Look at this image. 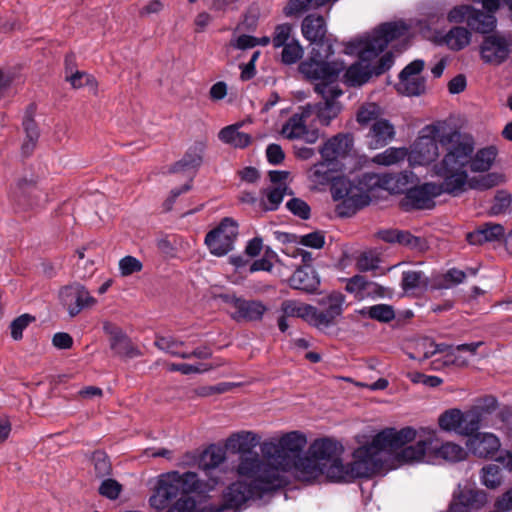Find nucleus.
<instances>
[{"label": "nucleus", "mask_w": 512, "mask_h": 512, "mask_svg": "<svg viewBox=\"0 0 512 512\" xmlns=\"http://www.w3.org/2000/svg\"><path fill=\"white\" fill-rule=\"evenodd\" d=\"M306 444L304 434L291 431L279 439L264 441L260 450L265 458L275 460L283 472L294 471L304 481H312L323 475L332 482H351L357 478L352 471V463L343 464V446L338 441L316 439L304 455Z\"/></svg>", "instance_id": "f257e3e1"}, {"label": "nucleus", "mask_w": 512, "mask_h": 512, "mask_svg": "<svg viewBox=\"0 0 512 512\" xmlns=\"http://www.w3.org/2000/svg\"><path fill=\"white\" fill-rule=\"evenodd\" d=\"M449 151L443 159L434 165L436 175L443 178L441 190L450 195H457L464 190L468 174L487 172L492 167L498 154L495 146H487L474 153L475 143L471 136L454 132L445 138Z\"/></svg>", "instance_id": "f03ea898"}, {"label": "nucleus", "mask_w": 512, "mask_h": 512, "mask_svg": "<svg viewBox=\"0 0 512 512\" xmlns=\"http://www.w3.org/2000/svg\"><path fill=\"white\" fill-rule=\"evenodd\" d=\"M408 27L404 22H385L380 24L371 36L357 39L346 44V54H357L359 62L351 65L344 74L349 86H361L372 76H380L394 64L392 52H386L375 63H371L382 53L388 44L404 36Z\"/></svg>", "instance_id": "7ed1b4c3"}, {"label": "nucleus", "mask_w": 512, "mask_h": 512, "mask_svg": "<svg viewBox=\"0 0 512 512\" xmlns=\"http://www.w3.org/2000/svg\"><path fill=\"white\" fill-rule=\"evenodd\" d=\"M237 472L251 481L249 483L237 481L230 484L223 494V505L216 508L214 512H221L224 509L237 511L248 500L261 499L286 484L285 478L281 475L283 471L280 465L273 459L260 458L259 455L243 457Z\"/></svg>", "instance_id": "20e7f679"}, {"label": "nucleus", "mask_w": 512, "mask_h": 512, "mask_svg": "<svg viewBox=\"0 0 512 512\" xmlns=\"http://www.w3.org/2000/svg\"><path fill=\"white\" fill-rule=\"evenodd\" d=\"M343 70V64H318L313 60L302 61L298 65L299 73L305 80L314 84L315 93L323 100L313 106H307L323 126H329L341 112L342 106L337 99L343 91L339 88L337 81Z\"/></svg>", "instance_id": "39448f33"}, {"label": "nucleus", "mask_w": 512, "mask_h": 512, "mask_svg": "<svg viewBox=\"0 0 512 512\" xmlns=\"http://www.w3.org/2000/svg\"><path fill=\"white\" fill-rule=\"evenodd\" d=\"M380 186V178L375 173H363L353 179L336 178L331 185V194L335 201L341 200L336 206L340 217H351L358 210L369 205L370 192Z\"/></svg>", "instance_id": "423d86ee"}, {"label": "nucleus", "mask_w": 512, "mask_h": 512, "mask_svg": "<svg viewBox=\"0 0 512 512\" xmlns=\"http://www.w3.org/2000/svg\"><path fill=\"white\" fill-rule=\"evenodd\" d=\"M466 410L469 428L465 430L472 431V434L482 428H494L505 430L512 436V408L501 405L494 395L485 394L474 398Z\"/></svg>", "instance_id": "0eeeda50"}, {"label": "nucleus", "mask_w": 512, "mask_h": 512, "mask_svg": "<svg viewBox=\"0 0 512 512\" xmlns=\"http://www.w3.org/2000/svg\"><path fill=\"white\" fill-rule=\"evenodd\" d=\"M303 37L314 46L311 49L310 56L305 61L313 60L316 63L339 64L335 61H328L334 54V42L332 35H327V25L322 15L309 14L301 24Z\"/></svg>", "instance_id": "6e6552de"}, {"label": "nucleus", "mask_w": 512, "mask_h": 512, "mask_svg": "<svg viewBox=\"0 0 512 512\" xmlns=\"http://www.w3.org/2000/svg\"><path fill=\"white\" fill-rule=\"evenodd\" d=\"M353 458L352 471L357 478H370L385 468L384 451L380 444H375L374 436L371 442L354 450Z\"/></svg>", "instance_id": "1a4fd4ad"}, {"label": "nucleus", "mask_w": 512, "mask_h": 512, "mask_svg": "<svg viewBox=\"0 0 512 512\" xmlns=\"http://www.w3.org/2000/svg\"><path fill=\"white\" fill-rule=\"evenodd\" d=\"M454 132H444L435 125L425 126L413 145V153L417 155L419 163L429 164L435 161L439 156V147L447 154L449 145L444 140Z\"/></svg>", "instance_id": "9d476101"}, {"label": "nucleus", "mask_w": 512, "mask_h": 512, "mask_svg": "<svg viewBox=\"0 0 512 512\" xmlns=\"http://www.w3.org/2000/svg\"><path fill=\"white\" fill-rule=\"evenodd\" d=\"M237 236V222L230 217H225L206 234L205 244L211 254L220 257L228 254L233 249Z\"/></svg>", "instance_id": "9b49d317"}, {"label": "nucleus", "mask_w": 512, "mask_h": 512, "mask_svg": "<svg viewBox=\"0 0 512 512\" xmlns=\"http://www.w3.org/2000/svg\"><path fill=\"white\" fill-rule=\"evenodd\" d=\"M59 300L71 318L76 317L84 309L91 308L97 303V299L79 282H72L63 286L59 291Z\"/></svg>", "instance_id": "f8f14e48"}, {"label": "nucleus", "mask_w": 512, "mask_h": 512, "mask_svg": "<svg viewBox=\"0 0 512 512\" xmlns=\"http://www.w3.org/2000/svg\"><path fill=\"white\" fill-rule=\"evenodd\" d=\"M103 331L109 337V347L113 355L122 359H133L141 356L140 349L133 343L127 333L115 323H103Z\"/></svg>", "instance_id": "ddd939ff"}, {"label": "nucleus", "mask_w": 512, "mask_h": 512, "mask_svg": "<svg viewBox=\"0 0 512 512\" xmlns=\"http://www.w3.org/2000/svg\"><path fill=\"white\" fill-rule=\"evenodd\" d=\"M441 190L432 183H425L420 186H415L407 190L404 197L400 200L399 206L401 210L410 212L413 210L431 209L435 206L433 200Z\"/></svg>", "instance_id": "4468645a"}, {"label": "nucleus", "mask_w": 512, "mask_h": 512, "mask_svg": "<svg viewBox=\"0 0 512 512\" xmlns=\"http://www.w3.org/2000/svg\"><path fill=\"white\" fill-rule=\"evenodd\" d=\"M425 62L416 59L406 65L399 73L398 91L407 96H420L425 92V78L418 76L424 69Z\"/></svg>", "instance_id": "2eb2a0df"}, {"label": "nucleus", "mask_w": 512, "mask_h": 512, "mask_svg": "<svg viewBox=\"0 0 512 512\" xmlns=\"http://www.w3.org/2000/svg\"><path fill=\"white\" fill-rule=\"evenodd\" d=\"M417 431L410 426L397 430L396 428H385L378 432L375 437V444H380L384 452L394 453L402 450L408 443L414 441Z\"/></svg>", "instance_id": "dca6fc26"}, {"label": "nucleus", "mask_w": 512, "mask_h": 512, "mask_svg": "<svg viewBox=\"0 0 512 512\" xmlns=\"http://www.w3.org/2000/svg\"><path fill=\"white\" fill-rule=\"evenodd\" d=\"M345 296L341 292H332L323 301L326 306L323 310L315 307L313 315V326L317 328H328L335 323L337 317L343 313Z\"/></svg>", "instance_id": "f3484780"}, {"label": "nucleus", "mask_w": 512, "mask_h": 512, "mask_svg": "<svg viewBox=\"0 0 512 512\" xmlns=\"http://www.w3.org/2000/svg\"><path fill=\"white\" fill-rule=\"evenodd\" d=\"M509 44L503 36L488 35L480 46L482 60L488 64L499 65L509 56Z\"/></svg>", "instance_id": "a211bd4d"}, {"label": "nucleus", "mask_w": 512, "mask_h": 512, "mask_svg": "<svg viewBox=\"0 0 512 512\" xmlns=\"http://www.w3.org/2000/svg\"><path fill=\"white\" fill-rule=\"evenodd\" d=\"M467 437V449L478 458L494 457L501 446L499 438L493 433L478 431Z\"/></svg>", "instance_id": "6ab92c4d"}, {"label": "nucleus", "mask_w": 512, "mask_h": 512, "mask_svg": "<svg viewBox=\"0 0 512 512\" xmlns=\"http://www.w3.org/2000/svg\"><path fill=\"white\" fill-rule=\"evenodd\" d=\"M353 136L349 133H339L327 140L320 149L325 162L332 163L346 157L353 148Z\"/></svg>", "instance_id": "aec40b11"}, {"label": "nucleus", "mask_w": 512, "mask_h": 512, "mask_svg": "<svg viewBox=\"0 0 512 512\" xmlns=\"http://www.w3.org/2000/svg\"><path fill=\"white\" fill-rule=\"evenodd\" d=\"M292 289L308 294L315 293L320 286V278L311 265L297 268L288 280Z\"/></svg>", "instance_id": "412c9836"}, {"label": "nucleus", "mask_w": 512, "mask_h": 512, "mask_svg": "<svg viewBox=\"0 0 512 512\" xmlns=\"http://www.w3.org/2000/svg\"><path fill=\"white\" fill-rule=\"evenodd\" d=\"M467 410L462 411L458 408L445 410L438 418L439 427L444 431H454L462 436H472V431L465 430L469 428Z\"/></svg>", "instance_id": "4be33fe9"}, {"label": "nucleus", "mask_w": 512, "mask_h": 512, "mask_svg": "<svg viewBox=\"0 0 512 512\" xmlns=\"http://www.w3.org/2000/svg\"><path fill=\"white\" fill-rule=\"evenodd\" d=\"M267 306L260 300H248L242 297L235 311L230 316L231 318L240 322H258L261 321Z\"/></svg>", "instance_id": "5701e85b"}, {"label": "nucleus", "mask_w": 512, "mask_h": 512, "mask_svg": "<svg viewBox=\"0 0 512 512\" xmlns=\"http://www.w3.org/2000/svg\"><path fill=\"white\" fill-rule=\"evenodd\" d=\"M504 235L505 229L501 224L487 222L467 233L466 240L471 245H482L486 242L499 241L504 238Z\"/></svg>", "instance_id": "b1692460"}, {"label": "nucleus", "mask_w": 512, "mask_h": 512, "mask_svg": "<svg viewBox=\"0 0 512 512\" xmlns=\"http://www.w3.org/2000/svg\"><path fill=\"white\" fill-rule=\"evenodd\" d=\"M436 432L431 430L428 432L425 439L418 440L415 444L405 446L398 454L397 460L403 463H410L414 461H420L426 455L431 453L433 448L434 437Z\"/></svg>", "instance_id": "393cba45"}, {"label": "nucleus", "mask_w": 512, "mask_h": 512, "mask_svg": "<svg viewBox=\"0 0 512 512\" xmlns=\"http://www.w3.org/2000/svg\"><path fill=\"white\" fill-rule=\"evenodd\" d=\"M205 148L206 145L204 142H195L191 147L188 148L183 157L171 166L170 172L178 173L188 170L196 171L203 162V154Z\"/></svg>", "instance_id": "a878e982"}, {"label": "nucleus", "mask_w": 512, "mask_h": 512, "mask_svg": "<svg viewBox=\"0 0 512 512\" xmlns=\"http://www.w3.org/2000/svg\"><path fill=\"white\" fill-rule=\"evenodd\" d=\"M395 136L394 126L386 119H379L373 122L367 134L369 147L378 149L386 146Z\"/></svg>", "instance_id": "bb28decb"}, {"label": "nucleus", "mask_w": 512, "mask_h": 512, "mask_svg": "<svg viewBox=\"0 0 512 512\" xmlns=\"http://www.w3.org/2000/svg\"><path fill=\"white\" fill-rule=\"evenodd\" d=\"M258 443L259 436L251 431L235 433L227 440V446L241 454L240 462L243 457H254L255 455H258L257 453L252 452Z\"/></svg>", "instance_id": "cd10ccee"}, {"label": "nucleus", "mask_w": 512, "mask_h": 512, "mask_svg": "<svg viewBox=\"0 0 512 512\" xmlns=\"http://www.w3.org/2000/svg\"><path fill=\"white\" fill-rule=\"evenodd\" d=\"M311 115L312 111L310 107H307V109L303 110L301 113L293 114L283 125L282 134L290 140L302 138L307 127V119Z\"/></svg>", "instance_id": "c85d7f7f"}, {"label": "nucleus", "mask_w": 512, "mask_h": 512, "mask_svg": "<svg viewBox=\"0 0 512 512\" xmlns=\"http://www.w3.org/2000/svg\"><path fill=\"white\" fill-rule=\"evenodd\" d=\"M241 123L232 124L222 128L218 133V138L225 144H229L235 148H246L252 142L251 135L239 131Z\"/></svg>", "instance_id": "c756f323"}, {"label": "nucleus", "mask_w": 512, "mask_h": 512, "mask_svg": "<svg viewBox=\"0 0 512 512\" xmlns=\"http://www.w3.org/2000/svg\"><path fill=\"white\" fill-rule=\"evenodd\" d=\"M497 19L492 13L474 8L468 19V27L480 34H490L496 28Z\"/></svg>", "instance_id": "7c9ffc66"}, {"label": "nucleus", "mask_w": 512, "mask_h": 512, "mask_svg": "<svg viewBox=\"0 0 512 512\" xmlns=\"http://www.w3.org/2000/svg\"><path fill=\"white\" fill-rule=\"evenodd\" d=\"M431 454L437 458H442L450 462H458L466 457V451L463 447L453 442H446L438 445L436 436L434 437L433 448Z\"/></svg>", "instance_id": "2f4dec72"}, {"label": "nucleus", "mask_w": 512, "mask_h": 512, "mask_svg": "<svg viewBox=\"0 0 512 512\" xmlns=\"http://www.w3.org/2000/svg\"><path fill=\"white\" fill-rule=\"evenodd\" d=\"M281 310L288 317H298L313 325L315 307L295 300H285L281 304Z\"/></svg>", "instance_id": "473e14b6"}, {"label": "nucleus", "mask_w": 512, "mask_h": 512, "mask_svg": "<svg viewBox=\"0 0 512 512\" xmlns=\"http://www.w3.org/2000/svg\"><path fill=\"white\" fill-rule=\"evenodd\" d=\"M357 312L363 317H367L380 323H389L396 317L393 306L383 303L363 307Z\"/></svg>", "instance_id": "72a5a7b5"}, {"label": "nucleus", "mask_w": 512, "mask_h": 512, "mask_svg": "<svg viewBox=\"0 0 512 512\" xmlns=\"http://www.w3.org/2000/svg\"><path fill=\"white\" fill-rule=\"evenodd\" d=\"M444 41L451 50L460 51L470 43L471 33L465 27L455 26L445 35Z\"/></svg>", "instance_id": "f704fd0d"}, {"label": "nucleus", "mask_w": 512, "mask_h": 512, "mask_svg": "<svg viewBox=\"0 0 512 512\" xmlns=\"http://www.w3.org/2000/svg\"><path fill=\"white\" fill-rule=\"evenodd\" d=\"M429 278L422 271H404L402 273L401 287L405 292L416 289H427Z\"/></svg>", "instance_id": "c9c22d12"}, {"label": "nucleus", "mask_w": 512, "mask_h": 512, "mask_svg": "<svg viewBox=\"0 0 512 512\" xmlns=\"http://www.w3.org/2000/svg\"><path fill=\"white\" fill-rule=\"evenodd\" d=\"M22 126L26 135V139L22 144V153L28 156L33 152L36 146L40 131L35 119L22 120Z\"/></svg>", "instance_id": "e433bc0d"}, {"label": "nucleus", "mask_w": 512, "mask_h": 512, "mask_svg": "<svg viewBox=\"0 0 512 512\" xmlns=\"http://www.w3.org/2000/svg\"><path fill=\"white\" fill-rule=\"evenodd\" d=\"M281 48L280 61L284 65L296 64L304 55V49L297 39H292L289 44H286Z\"/></svg>", "instance_id": "4c0bfd02"}, {"label": "nucleus", "mask_w": 512, "mask_h": 512, "mask_svg": "<svg viewBox=\"0 0 512 512\" xmlns=\"http://www.w3.org/2000/svg\"><path fill=\"white\" fill-rule=\"evenodd\" d=\"M184 342L176 339L173 336H161L156 335L154 345L174 357L181 358V355H185V351H180V348L184 346Z\"/></svg>", "instance_id": "58836bf2"}, {"label": "nucleus", "mask_w": 512, "mask_h": 512, "mask_svg": "<svg viewBox=\"0 0 512 512\" xmlns=\"http://www.w3.org/2000/svg\"><path fill=\"white\" fill-rule=\"evenodd\" d=\"M315 0H288L283 8V14L289 18H298L310 9H318Z\"/></svg>", "instance_id": "ea45409f"}, {"label": "nucleus", "mask_w": 512, "mask_h": 512, "mask_svg": "<svg viewBox=\"0 0 512 512\" xmlns=\"http://www.w3.org/2000/svg\"><path fill=\"white\" fill-rule=\"evenodd\" d=\"M501 469L497 464L491 463L481 469V482L489 489H495L502 483Z\"/></svg>", "instance_id": "a19ab883"}, {"label": "nucleus", "mask_w": 512, "mask_h": 512, "mask_svg": "<svg viewBox=\"0 0 512 512\" xmlns=\"http://www.w3.org/2000/svg\"><path fill=\"white\" fill-rule=\"evenodd\" d=\"M287 186L283 184L278 187H269L262 190V193L266 195L268 205L263 203V209L265 211H276L283 201V198L287 192Z\"/></svg>", "instance_id": "79ce46f5"}, {"label": "nucleus", "mask_w": 512, "mask_h": 512, "mask_svg": "<svg viewBox=\"0 0 512 512\" xmlns=\"http://www.w3.org/2000/svg\"><path fill=\"white\" fill-rule=\"evenodd\" d=\"M293 25L290 23L277 24L271 36L273 48L278 49L289 44L292 39Z\"/></svg>", "instance_id": "37998d69"}, {"label": "nucleus", "mask_w": 512, "mask_h": 512, "mask_svg": "<svg viewBox=\"0 0 512 512\" xmlns=\"http://www.w3.org/2000/svg\"><path fill=\"white\" fill-rule=\"evenodd\" d=\"M226 458V453L221 447L211 445L202 455V465L205 469L218 467Z\"/></svg>", "instance_id": "c03bdc74"}, {"label": "nucleus", "mask_w": 512, "mask_h": 512, "mask_svg": "<svg viewBox=\"0 0 512 512\" xmlns=\"http://www.w3.org/2000/svg\"><path fill=\"white\" fill-rule=\"evenodd\" d=\"M92 462L97 477L102 478L110 475L112 466L108 455L104 451L96 450L93 452Z\"/></svg>", "instance_id": "a18cd8bd"}, {"label": "nucleus", "mask_w": 512, "mask_h": 512, "mask_svg": "<svg viewBox=\"0 0 512 512\" xmlns=\"http://www.w3.org/2000/svg\"><path fill=\"white\" fill-rule=\"evenodd\" d=\"M36 320L31 314L25 313L15 318L10 324L11 337L15 341L23 338V331Z\"/></svg>", "instance_id": "49530a36"}, {"label": "nucleus", "mask_w": 512, "mask_h": 512, "mask_svg": "<svg viewBox=\"0 0 512 512\" xmlns=\"http://www.w3.org/2000/svg\"><path fill=\"white\" fill-rule=\"evenodd\" d=\"M512 203V197L504 190L497 191L493 203L489 209V214L497 216L504 213Z\"/></svg>", "instance_id": "de8ad7c7"}, {"label": "nucleus", "mask_w": 512, "mask_h": 512, "mask_svg": "<svg viewBox=\"0 0 512 512\" xmlns=\"http://www.w3.org/2000/svg\"><path fill=\"white\" fill-rule=\"evenodd\" d=\"M379 116V107L375 103H367L362 105L356 115V120L360 125H367L371 121H376Z\"/></svg>", "instance_id": "09e8293b"}, {"label": "nucleus", "mask_w": 512, "mask_h": 512, "mask_svg": "<svg viewBox=\"0 0 512 512\" xmlns=\"http://www.w3.org/2000/svg\"><path fill=\"white\" fill-rule=\"evenodd\" d=\"M286 208L295 216L308 220L311 216L310 206L301 198H292L286 203Z\"/></svg>", "instance_id": "8fccbe9b"}, {"label": "nucleus", "mask_w": 512, "mask_h": 512, "mask_svg": "<svg viewBox=\"0 0 512 512\" xmlns=\"http://www.w3.org/2000/svg\"><path fill=\"white\" fill-rule=\"evenodd\" d=\"M406 156V150L404 148H388L383 153L376 156V160L382 165H392L401 160Z\"/></svg>", "instance_id": "3c124183"}, {"label": "nucleus", "mask_w": 512, "mask_h": 512, "mask_svg": "<svg viewBox=\"0 0 512 512\" xmlns=\"http://www.w3.org/2000/svg\"><path fill=\"white\" fill-rule=\"evenodd\" d=\"M143 269V264L134 256L127 255L119 261V271L121 276L126 277L134 273L140 272Z\"/></svg>", "instance_id": "603ef678"}, {"label": "nucleus", "mask_w": 512, "mask_h": 512, "mask_svg": "<svg viewBox=\"0 0 512 512\" xmlns=\"http://www.w3.org/2000/svg\"><path fill=\"white\" fill-rule=\"evenodd\" d=\"M397 244L416 251H423L426 246V242L423 238L414 236L409 231L405 230H401Z\"/></svg>", "instance_id": "864d4df0"}, {"label": "nucleus", "mask_w": 512, "mask_h": 512, "mask_svg": "<svg viewBox=\"0 0 512 512\" xmlns=\"http://www.w3.org/2000/svg\"><path fill=\"white\" fill-rule=\"evenodd\" d=\"M435 354L434 342L429 339H424L420 344H418L415 353H409V357L411 359L418 360L419 362H423Z\"/></svg>", "instance_id": "5fc2aeb1"}, {"label": "nucleus", "mask_w": 512, "mask_h": 512, "mask_svg": "<svg viewBox=\"0 0 512 512\" xmlns=\"http://www.w3.org/2000/svg\"><path fill=\"white\" fill-rule=\"evenodd\" d=\"M298 243L313 249H321L325 244V236L322 231H314L299 237Z\"/></svg>", "instance_id": "6e6d98bb"}, {"label": "nucleus", "mask_w": 512, "mask_h": 512, "mask_svg": "<svg viewBox=\"0 0 512 512\" xmlns=\"http://www.w3.org/2000/svg\"><path fill=\"white\" fill-rule=\"evenodd\" d=\"M475 496L472 491H469V495L461 493L459 500L452 502L447 512H470L469 506L476 501Z\"/></svg>", "instance_id": "4d7b16f0"}, {"label": "nucleus", "mask_w": 512, "mask_h": 512, "mask_svg": "<svg viewBox=\"0 0 512 512\" xmlns=\"http://www.w3.org/2000/svg\"><path fill=\"white\" fill-rule=\"evenodd\" d=\"M473 9L474 7L471 5L456 6L450 10L447 19L451 23H462L463 21H466L468 24V19L470 14H472Z\"/></svg>", "instance_id": "13d9d810"}, {"label": "nucleus", "mask_w": 512, "mask_h": 512, "mask_svg": "<svg viewBox=\"0 0 512 512\" xmlns=\"http://www.w3.org/2000/svg\"><path fill=\"white\" fill-rule=\"evenodd\" d=\"M380 259L373 252L362 253L357 260V268L359 271L365 272L378 268Z\"/></svg>", "instance_id": "bf43d9fd"}, {"label": "nucleus", "mask_w": 512, "mask_h": 512, "mask_svg": "<svg viewBox=\"0 0 512 512\" xmlns=\"http://www.w3.org/2000/svg\"><path fill=\"white\" fill-rule=\"evenodd\" d=\"M501 176L497 173H488L480 178H473L471 180V187L481 190L492 188L499 184Z\"/></svg>", "instance_id": "052dcab7"}, {"label": "nucleus", "mask_w": 512, "mask_h": 512, "mask_svg": "<svg viewBox=\"0 0 512 512\" xmlns=\"http://www.w3.org/2000/svg\"><path fill=\"white\" fill-rule=\"evenodd\" d=\"M120 492L121 485L116 480L110 478L104 480L99 487L100 495L111 500L118 498Z\"/></svg>", "instance_id": "680f3d73"}, {"label": "nucleus", "mask_w": 512, "mask_h": 512, "mask_svg": "<svg viewBox=\"0 0 512 512\" xmlns=\"http://www.w3.org/2000/svg\"><path fill=\"white\" fill-rule=\"evenodd\" d=\"M370 282L362 275H354L346 283L345 290L349 293L367 292Z\"/></svg>", "instance_id": "e2e57ef3"}, {"label": "nucleus", "mask_w": 512, "mask_h": 512, "mask_svg": "<svg viewBox=\"0 0 512 512\" xmlns=\"http://www.w3.org/2000/svg\"><path fill=\"white\" fill-rule=\"evenodd\" d=\"M261 52L259 50L254 51L251 55L250 60L246 64L240 65L241 75L240 78L242 81H248L255 77L256 75V62L260 57Z\"/></svg>", "instance_id": "0e129e2a"}, {"label": "nucleus", "mask_w": 512, "mask_h": 512, "mask_svg": "<svg viewBox=\"0 0 512 512\" xmlns=\"http://www.w3.org/2000/svg\"><path fill=\"white\" fill-rule=\"evenodd\" d=\"M267 161L272 165H279L283 162L285 154L280 145L271 143L266 148Z\"/></svg>", "instance_id": "69168bd1"}, {"label": "nucleus", "mask_w": 512, "mask_h": 512, "mask_svg": "<svg viewBox=\"0 0 512 512\" xmlns=\"http://www.w3.org/2000/svg\"><path fill=\"white\" fill-rule=\"evenodd\" d=\"M466 278V274L464 271L451 268L443 275V284L442 286L445 288L450 287L451 284L457 285L462 283Z\"/></svg>", "instance_id": "338daca9"}, {"label": "nucleus", "mask_w": 512, "mask_h": 512, "mask_svg": "<svg viewBox=\"0 0 512 512\" xmlns=\"http://www.w3.org/2000/svg\"><path fill=\"white\" fill-rule=\"evenodd\" d=\"M494 506L498 512H508L512 510V488L498 497Z\"/></svg>", "instance_id": "774afa93"}]
</instances>
